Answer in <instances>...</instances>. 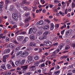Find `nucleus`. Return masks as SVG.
Segmentation results:
<instances>
[{
	"label": "nucleus",
	"mask_w": 75,
	"mask_h": 75,
	"mask_svg": "<svg viewBox=\"0 0 75 75\" xmlns=\"http://www.w3.org/2000/svg\"><path fill=\"white\" fill-rule=\"evenodd\" d=\"M26 33V32L25 31L23 32H21V33H20V34H25Z\"/></svg>",
	"instance_id": "13d9d810"
},
{
	"label": "nucleus",
	"mask_w": 75,
	"mask_h": 75,
	"mask_svg": "<svg viewBox=\"0 0 75 75\" xmlns=\"http://www.w3.org/2000/svg\"><path fill=\"white\" fill-rule=\"evenodd\" d=\"M33 32L34 34H35L37 32V29L34 27L30 28L29 30V34H32Z\"/></svg>",
	"instance_id": "f03ea898"
},
{
	"label": "nucleus",
	"mask_w": 75,
	"mask_h": 75,
	"mask_svg": "<svg viewBox=\"0 0 75 75\" xmlns=\"http://www.w3.org/2000/svg\"><path fill=\"white\" fill-rule=\"evenodd\" d=\"M12 42L14 44H18V43L17 42V41H16V40H12Z\"/></svg>",
	"instance_id": "2f4dec72"
},
{
	"label": "nucleus",
	"mask_w": 75,
	"mask_h": 75,
	"mask_svg": "<svg viewBox=\"0 0 75 75\" xmlns=\"http://www.w3.org/2000/svg\"><path fill=\"white\" fill-rule=\"evenodd\" d=\"M59 14H60V15H61V16H64V13L62 12V11H59Z\"/></svg>",
	"instance_id": "c03bdc74"
},
{
	"label": "nucleus",
	"mask_w": 75,
	"mask_h": 75,
	"mask_svg": "<svg viewBox=\"0 0 75 75\" xmlns=\"http://www.w3.org/2000/svg\"><path fill=\"white\" fill-rule=\"evenodd\" d=\"M59 24L57 23L55 25V28H56V29H57V28H59Z\"/></svg>",
	"instance_id": "4c0bfd02"
},
{
	"label": "nucleus",
	"mask_w": 75,
	"mask_h": 75,
	"mask_svg": "<svg viewBox=\"0 0 75 75\" xmlns=\"http://www.w3.org/2000/svg\"><path fill=\"white\" fill-rule=\"evenodd\" d=\"M29 38L27 37H25L24 38V39L22 41V43L23 44H24V43H25L27 41H28V40Z\"/></svg>",
	"instance_id": "1a4fd4ad"
},
{
	"label": "nucleus",
	"mask_w": 75,
	"mask_h": 75,
	"mask_svg": "<svg viewBox=\"0 0 75 75\" xmlns=\"http://www.w3.org/2000/svg\"><path fill=\"white\" fill-rule=\"evenodd\" d=\"M5 2L6 4H9L10 2V0H5Z\"/></svg>",
	"instance_id": "72a5a7b5"
},
{
	"label": "nucleus",
	"mask_w": 75,
	"mask_h": 75,
	"mask_svg": "<svg viewBox=\"0 0 75 75\" xmlns=\"http://www.w3.org/2000/svg\"><path fill=\"white\" fill-rule=\"evenodd\" d=\"M64 46V44H62V45L61 44V45L59 46V48L60 50H61V49H62V47Z\"/></svg>",
	"instance_id": "473e14b6"
},
{
	"label": "nucleus",
	"mask_w": 75,
	"mask_h": 75,
	"mask_svg": "<svg viewBox=\"0 0 75 75\" xmlns=\"http://www.w3.org/2000/svg\"><path fill=\"white\" fill-rule=\"evenodd\" d=\"M73 31L72 30H68L66 32V34L67 35H69L73 33Z\"/></svg>",
	"instance_id": "0eeeda50"
},
{
	"label": "nucleus",
	"mask_w": 75,
	"mask_h": 75,
	"mask_svg": "<svg viewBox=\"0 0 75 75\" xmlns=\"http://www.w3.org/2000/svg\"><path fill=\"white\" fill-rule=\"evenodd\" d=\"M49 27H50L49 25H46L43 27L44 30H48L49 29Z\"/></svg>",
	"instance_id": "6ab92c4d"
},
{
	"label": "nucleus",
	"mask_w": 75,
	"mask_h": 75,
	"mask_svg": "<svg viewBox=\"0 0 75 75\" xmlns=\"http://www.w3.org/2000/svg\"><path fill=\"white\" fill-rule=\"evenodd\" d=\"M28 58V61L29 64H31V63H32V62H34V60H33V57L32 56H29Z\"/></svg>",
	"instance_id": "39448f33"
},
{
	"label": "nucleus",
	"mask_w": 75,
	"mask_h": 75,
	"mask_svg": "<svg viewBox=\"0 0 75 75\" xmlns=\"http://www.w3.org/2000/svg\"><path fill=\"white\" fill-rule=\"evenodd\" d=\"M66 27V25L65 24L64 25V26H62V27L60 28L61 30H62L64 28H65Z\"/></svg>",
	"instance_id": "8fccbe9b"
},
{
	"label": "nucleus",
	"mask_w": 75,
	"mask_h": 75,
	"mask_svg": "<svg viewBox=\"0 0 75 75\" xmlns=\"http://www.w3.org/2000/svg\"><path fill=\"white\" fill-rule=\"evenodd\" d=\"M75 7V4L74 2H72L71 3V7L74 8Z\"/></svg>",
	"instance_id": "a19ab883"
},
{
	"label": "nucleus",
	"mask_w": 75,
	"mask_h": 75,
	"mask_svg": "<svg viewBox=\"0 0 75 75\" xmlns=\"http://www.w3.org/2000/svg\"><path fill=\"white\" fill-rule=\"evenodd\" d=\"M42 34V33H41V32H38L37 33H36V35L37 36H39V35H40Z\"/></svg>",
	"instance_id": "e433bc0d"
},
{
	"label": "nucleus",
	"mask_w": 75,
	"mask_h": 75,
	"mask_svg": "<svg viewBox=\"0 0 75 75\" xmlns=\"http://www.w3.org/2000/svg\"><path fill=\"white\" fill-rule=\"evenodd\" d=\"M31 50V48L30 47H28L27 48H26V49L25 50V51H30Z\"/></svg>",
	"instance_id": "864d4df0"
},
{
	"label": "nucleus",
	"mask_w": 75,
	"mask_h": 75,
	"mask_svg": "<svg viewBox=\"0 0 75 75\" xmlns=\"http://www.w3.org/2000/svg\"><path fill=\"white\" fill-rule=\"evenodd\" d=\"M6 42H8V41H9L10 39L9 38L7 37L6 38Z\"/></svg>",
	"instance_id": "603ef678"
},
{
	"label": "nucleus",
	"mask_w": 75,
	"mask_h": 75,
	"mask_svg": "<svg viewBox=\"0 0 75 75\" xmlns=\"http://www.w3.org/2000/svg\"><path fill=\"white\" fill-rule=\"evenodd\" d=\"M3 5L2 4H0V8H3Z\"/></svg>",
	"instance_id": "338daca9"
},
{
	"label": "nucleus",
	"mask_w": 75,
	"mask_h": 75,
	"mask_svg": "<svg viewBox=\"0 0 75 75\" xmlns=\"http://www.w3.org/2000/svg\"><path fill=\"white\" fill-rule=\"evenodd\" d=\"M30 45L31 47H35L36 45L35 43L32 42L30 43Z\"/></svg>",
	"instance_id": "aec40b11"
},
{
	"label": "nucleus",
	"mask_w": 75,
	"mask_h": 75,
	"mask_svg": "<svg viewBox=\"0 0 75 75\" xmlns=\"http://www.w3.org/2000/svg\"><path fill=\"white\" fill-rule=\"evenodd\" d=\"M6 68L7 69H10L11 68V66L10 64H8L6 65Z\"/></svg>",
	"instance_id": "a878e982"
},
{
	"label": "nucleus",
	"mask_w": 75,
	"mask_h": 75,
	"mask_svg": "<svg viewBox=\"0 0 75 75\" xmlns=\"http://www.w3.org/2000/svg\"><path fill=\"white\" fill-rule=\"evenodd\" d=\"M60 68L59 66L58 65H56L55 66V69L57 70V69H59Z\"/></svg>",
	"instance_id": "79ce46f5"
},
{
	"label": "nucleus",
	"mask_w": 75,
	"mask_h": 75,
	"mask_svg": "<svg viewBox=\"0 0 75 75\" xmlns=\"http://www.w3.org/2000/svg\"><path fill=\"white\" fill-rule=\"evenodd\" d=\"M45 38H47V35H44L40 36L39 38V39L40 40H44V39H45Z\"/></svg>",
	"instance_id": "6e6552de"
},
{
	"label": "nucleus",
	"mask_w": 75,
	"mask_h": 75,
	"mask_svg": "<svg viewBox=\"0 0 75 75\" xmlns=\"http://www.w3.org/2000/svg\"><path fill=\"white\" fill-rule=\"evenodd\" d=\"M32 15L33 18H35V13H33Z\"/></svg>",
	"instance_id": "774afa93"
},
{
	"label": "nucleus",
	"mask_w": 75,
	"mask_h": 75,
	"mask_svg": "<svg viewBox=\"0 0 75 75\" xmlns=\"http://www.w3.org/2000/svg\"><path fill=\"white\" fill-rule=\"evenodd\" d=\"M54 24H51L50 27L51 30H54Z\"/></svg>",
	"instance_id": "c756f323"
},
{
	"label": "nucleus",
	"mask_w": 75,
	"mask_h": 75,
	"mask_svg": "<svg viewBox=\"0 0 75 75\" xmlns=\"http://www.w3.org/2000/svg\"><path fill=\"white\" fill-rule=\"evenodd\" d=\"M44 24V21L42 20H40L37 22V25H42Z\"/></svg>",
	"instance_id": "dca6fc26"
},
{
	"label": "nucleus",
	"mask_w": 75,
	"mask_h": 75,
	"mask_svg": "<svg viewBox=\"0 0 75 75\" xmlns=\"http://www.w3.org/2000/svg\"><path fill=\"white\" fill-rule=\"evenodd\" d=\"M9 46L10 47V48L12 49H14V47H15L14 45L13 44H10L9 45Z\"/></svg>",
	"instance_id": "a211bd4d"
},
{
	"label": "nucleus",
	"mask_w": 75,
	"mask_h": 75,
	"mask_svg": "<svg viewBox=\"0 0 75 75\" xmlns=\"http://www.w3.org/2000/svg\"><path fill=\"white\" fill-rule=\"evenodd\" d=\"M23 8L25 11H28V8L27 6L23 7Z\"/></svg>",
	"instance_id": "de8ad7c7"
},
{
	"label": "nucleus",
	"mask_w": 75,
	"mask_h": 75,
	"mask_svg": "<svg viewBox=\"0 0 75 75\" xmlns=\"http://www.w3.org/2000/svg\"><path fill=\"white\" fill-rule=\"evenodd\" d=\"M10 10L13 11L14 10V6H13V5H11V7L10 8Z\"/></svg>",
	"instance_id": "ea45409f"
},
{
	"label": "nucleus",
	"mask_w": 75,
	"mask_h": 75,
	"mask_svg": "<svg viewBox=\"0 0 75 75\" xmlns=\"http://www.w3.org/2000/svg\"><path fill=\"white\" fill-rule=\"evenodd\" d=\"M38 58H39L38 56L36 55L35 56L34 59L35 60H38Z\"/></svg>",
	"instance_id": "58836bf2"
},
{
	"label": "nucleus",
	"mask_w": 75,
	"mask_h": 75,
	"mask_svg": "<svg viewBox=\"0 0 75 75\" xmlns=\"http://www.w3.org/2000/svg\"><path fill=\"white\" fill-rule=\"evenodd\" d=\"M47 59H54V58H53L52 57V56H50L48 57H47Z\"/></svg>",
	"instance_id": "f704fd0d"
},
{
	"label": "nucleus",
	"mask_w": 75,
	"mask_h": 75,
	"mask_svg": "<svg viewBox=\"0 0 75 75\" xmlns=\"http://www.w3.org/2000/svg\"><path fill=\"white\" fill-rule=\"evenodd\" d=\"M59 39V37L57 36L54 38L53 39V40L54 41H55V42H57L58 41L57 40Z\"/></svg>",
	"instance_id": "cd10ccee"
},
{
	"label": "nucleus",
	"mask_w": 75,
	"mask_h": 75,
	"mask_svg": "<svg viewBox=\"0 0 75 75\" xmlns=\"http://www.w3.org/2000/svg\"><path fill=\"white\" fill-rule=\"evenodd\" d=\"M11 73L9 71H8L4 74V75H10Z\"/></svg>",
	"instance_id": "5701e85b"
},
{
	"label": "nucleus",
	"mask_w": 75,
	"mask_h": 75,
	"mask_svg": "<svg viewBox=\"0 0 75 75\" xmlns=\"http://www.w3.org/2000/svg\"><path fill=\"white\" fill-rule=\"evenodd\" d=\"M23 38H24L23 36H19L17 37V40L18 41H21L23 40Z\"/></svg>",
	"instance_id": "ddd939ff"
},
{
	"label": "nucleus",
	"mask_w": 75,
	"mask_h": 75,
	"mask_svg": "<svg viewBox=\"0 0 75 75\" xmlns=\"http://www.w3.org/2000/svg\"><path fill=\"white\" fill-rule=\"evenodd\" d=\"M30 15L29 12H25V17H28Z\"/></svg>",
	"instance_id": "c9c22d12"
},
{
	"label": "nucleus",
	"mask_w": 75,
	"mask_h": 75,
	"mask_svg": "<svg viewBox=\"0 0 75 75\" xmlns=\"http://www.w3.org/2000/svg\"><path fill=\"white\" fill-rule=\"evenodd\" d=\"M11 64L13 67H16L15 65L14 64V62H12Z\"/></svg>",
	"instance_id": "680f3d73"
},
{
	"label": "nucleus",
	"mask_w": 75,
	"mask_h": 75,
	"mask_svg": "<svg viewBox=\"0 0 75 75\" xmlns=\"http://www.w3.org/2000/svg\"><path fill=\"white\" fill-rule=\"evenodd\" d=\"M31 18L30 16H29L28 18H27L25 20V25L24 26L25 28H27L29 25L28 22L30 21Z\"/></svg>",
	"instance_id": "f257e3e1"
},
{
	"label": "nucleus",
	"mask_w": 75,
	"mask_h": 75,
	"mask_svg": "<svg viewBox=\"0 0 75 75\" xmlns=\"http://www.w3.org/2000/svg\"><path fill=\"white\" fill-rule=\"evenodd\" d=\"M19 26L22 27V26H23V25H24V23H19Z\"/></svg>",
	"instance_id": "5fc2aeb1"
},
{
	"label": "nucleus",
	"mask_w": 75,
	"mask_h": 75,
	"mask_svg": "<svg viewBox=\"0 0 75 75\" xmlns=\"http://www.w3.org/2000/svg\"><path fill=\"white\" fill-rule=\"evenodd\" d=\"M45 61V58H43L40 59L39 62H35L34 63V65H35V66H36V67H38L40 63L44 62Z\"/></svg>",
	"instance_id": "7ed1b4c3"
},
{
	"label": "nucleus",
	"mask_w": 75,
	"mask_h": 75,
	"mask_svg": "<svg viewBox=\"0 0 75 75\" xmlns=\"http://www.w3.org/2000/svg\"><path fill=\"white\" fill-rule=\"evenodd\" d=\"M52 55H53L52 56L53 58H56V57H57V55L56 54H52Z\"/></svg>",
	"instance_id": "052dcab7"
},
{
	"label": "nucleus",
	"mask_w": 75,
	"mask_h": 75,
	"mask_svg": "<svg viewBox=\"0 0 75 75\" xmlns=\"http://www.w3.org/2000/svg\"><path fill=\"white\" fill-rule=\"evenodd\" d=\"M9 57V55H6L4 56L3 58H5V59H7V58H8Z\"/></svg>",
	"instance_id": "49530a36"
},
{
	"label": "nucleus",
	"mask_w": 75,
	"mask_h": 75,
	"mask_svg": "<svg viewBox=\"0 0 75 75\" xmlns=\"http://www.w3.org/2000/svg\"><path fill=\"white\" fill-rule=\"evenodd\" d=\"M21 50H24L25 51L27 50V47H23L21 49Z\"/></svg>",
	"instance_id": "37998d69"
},
{
	"label": "nucleus",
	"mask_w": 75,
	"mask_h": 75,
	"mask_svg": "<svg viewBox=\"0 0 75 75\" xmlns=\"http://www.w3.org/2000/svg\"><path fill=\"white\" fill-rule=\"evenodd\" d=\"M10 52V49L9 48L5 50H4V52H3V54H8Z\"/></svg>",
	"instance_id": "9b49d317"
},
{
	"label": "nucleus",
	"mask_w": 75,
	"mask_h": 75,
	"mask_svg": "<svg viewBox=\"0 0 75 75\" xmlns=\"http://www.w3.org/2000/svg\"><path fill=\"white\" fill-rule=\"evenodd\" d=\"M59 48H58L56 50H55L52 53V54H57L58 52H59Z\"/></svg>",
	"instance_id": "f3484780"
},
{
	"label": "nucleus",
	"mask_w": 75,
	"mask_h": 75,
	"mask_svg": "<svg viewBox=\"0 0 75 75\" xmlns=\"http://www.w3.org/2000/svg\"><path fill=\"white\" fill-rule=\"evenodd\" d=\"M58 44V42H56L54 44H53V45L54 46H56Z\"/></svg>",
	"instance_id": "69168bd1"
},
{
	"label": "nucleus",
	"mask_w": 75,
	"mask_h": 75,
	"mask_svg": "<svg viewBox=\"0 0 75 75\" xmlns=\"http://www.w3.org/2000/svg\"><path fill=\"white\" fill-rule=\"evenodd\" d=\"M12 18H13V20L14 21H17L18 17V15L17 14L14 13L12 14Z\"/></svg>",
	"instance_id": "20e7f679"
},
{
	"label": "nucleus",
	"mask_w": 75,
	"mask_h": 75,
	"mask_svg": "<svg viewBox=\"0 0 75 75\" xmlns=\"http://www.w3.org/2000/svg\"><path fill=\"white\" fill-rule=\"evenodd\" d=\"M21 62V61L20 60H18L16 61L15 62V64L16 66H18L21 64L20 63Z\"/></svg>",
	"instance_id": "2eb2a0df"
},
{
	"label": "nucleus",
	"mask_w": 75,
	"mask_h": 75,
	"mask_svg": "<svg viewBox=\"0 0 75 75\" xmlns=\"http://www.w3.org/2000/svg\"><path fill=\"white\" fill-rule=\"evenodd\" d=\"M28 65L22 66L21 67V68L23 71H25L28 68Z\"/></svg>",
	"instance_id": "f8f14e48"
},
{
	"label": "nucleus",
	"mask_w": 75,
	"mask_h": 75,
	"mask_svg": "<svg viewBox=\"0 0 75 75\" xmlns=\"http://www.w3.org/2000/svg\"><path fill=\"white\" fill-rule=\"evenodd\" d=\"M69 46L67 45L66 47V50H68L69 48Z\"/></svg>",
	"instance_id": "0e129e2a"
},
{
	"label": "nucleus",
	"mask_w": 75,
	"mask_h": 75,
	"mask_svg": "<svg viewBox=\"0 0 75 75\" xmlns=\"http://www.w3.org/2000/svg\"><path fill=\"white\" fill-rule=\"evenodd\" d=\"M41 70L40 69L38 70H36L34 74H40V73H41Z\"/></svg>",
	"instance_id": "b1692460"
},
{
	"label": "nucleus",
	"mask_w": 75,
	"mask_h": 75,
	"mask_svg": "<svg viewBox=\"0 0 75 75\" xmlns=\"http://www.w3.org/2000/svg\"><path fill=\"white\" fill-rule=\"evenodd\" d=\"M59 73H60V71H55L54 73V74L55 75H59Z\"/></svg>",
	"instance_id": "7c9ffc66"
},
{
	"label": "nucleus",
	"mask_w": 75,
	"mask_h": 75,
	"mask_svg": "<svg viewBox=\"0 0 75 75\" xmlns=\"http://www.w3.org/2000/svg\"><path fill=\"white\" fill-rule=\"evenodd\" d=\"M65 7H66V5H62V7L63 8V9H64L65 10V14H66V9H65Z\"/></svg>",
	"instance_id": "bb28decb"
},
{
	"label": "nucleus",
	"mask_w": 75,
	"mask_h": 75,
	"mask_svg": "<svg viewBox=\"0 0 75 75\" xmlns=\"http://www.w3.org/2000/svg\"><path fill=\"white\" fill-rule=\"evenodd\" d=\"M28 55V52L27 51L24 52L21 54V56L22 57H25Z\"/></svg>",
	"instance_id": "423d86ee"
},
{
	"label": "nucleus",
	"mask_w": 75,
	"mask_h": 75,
	"mask_svg": "<svg viewBox=\"0 0 75 75\" xmlns=\"http://www.w3.org/2000/svg\"><path fill=\"white\" fill-rule=\"evenodd\" d=\"M49 33V32L48 31H45V32L44 33V34L43 35H48Z\"/></svg>",
	"instance_id": "a18cd8bd"
},
{
	"label": "nucleus",
	"mask_w": 75,
	"mask_h": 75,
	"mask_svg": "<svg viewBox=\"0 0 75 75\" xmlns=\"http://www.w3.org/2000/svg\"><path fill=\"white\" fill-rule=\"evenodd\" d=\"M74 64H72L71 65H70L68 67L69 68H72L74 67Z\"/></svg>",
	"instance_id": "4d7b16f0"
},
{
	"label": "nucleus",
	"mask_w": 75,
	"mask_h": 75,
	"mask_svg": "<svg viewBox=\"0 0 75 75\" xmlns=\"http://www.w3.org/2000/svg\"><path fill=\"white\" fill-rule=\"evenodd\" d=\"M25 59L22 60L21 62V61L20 64L21 65H24V64H25Z\"/></svg>",
	"instance_id": "412c9836"
},
{
	"label": "nucleus",
	"mask_w": 75,
	"mask_h": 75,
	"mask_svg": "<svg viewBox=\"0 0 75 75\" xmlns=\"http://www.w3.org/2000/svg\"><path fill=\"white\" fill-rule=\"evenodd\" d=\"M54 1L55 4H57L59 3V1L57 0H54Z\"/></svg>",
	"instance_id": "bf43d9fd"
},
{
	"label": "nucleus",
	"mask_w": 75,
	"mask_h": 75,
	"mask_svg": "<svg viewBox=\"0 0 75 75\" xmlns=\"http://www.w3.org/2000/svg\"><path fill=\"white\" fill-rule=\"evenodd\" d=\"M1 67L2 69H4V70H6V66H5V64H2L1 66Z\"/></svg>",
	"instance_id": "393cba45"
},
{
	"label": "nucleus",
	"mask_w": 75,
	"mask_h": 75,
	"mask_svg": "<svg viewBox=\"0 0 75 75\" xmlns=\"http://www.w3.org/2000/svg\"><path fill=\"white\" fill-rule=\"evenodd\" d=\"M21 48V47H20V46H18L17 47H16L15 48V51H18L20 50V48Z\"/></svg>",
	"instance_id": "4be33fe9"
},
{
	"label": "nucleus",
	"mask_w": 75,
	"mask_h": 75,
	"mask_svg": "<svg viewBox=\"0 0 75 75\" xmlns=\"http://www.w3.org/2000/svg\"><path fill=\"white\" fill-rule=\"evenodd\" d=\"M52 44V42L51 41L45 42V45L46 46H50V45H51Z\"/></svg>",
	"instance_id": "9d476101"
},
{
	"label": "nucleus",
	"mask_w": 75,
	"mask_h": 75,
	"mask_svg": "<svg viewBox=\"0 0 75 75\" xmlns=\"http://www.w3.org/2000/svg\"><path fill=\"white\" fill-rule=\"evenodd\" d=\"M30 38L31 41H34L35 40V36L33 35H30Z\"/></svg>",
	"instance_id": "4468645a"
},
{
	"label": "nucleus",
	"mask_w": 75,
	"mask_h": 75,
	"mask_svg": "<svg viewBox=\"0 0 75 75\" xmlns=\"http://www.w3.org/2000/svg\"><path fill=\"white\" fill-rule=\"evenodd\" d=\"M0 38H2L3 40H4L6 38V36H3L2 34L0 35Z\"/></svg>",
	"instance_id": "c85d7f7f"
},
{
	"label": "nucleus",
	"mask_w": 75,
	"mask_h": 75,
	"mask_svg": "<svg viewBox=\"0 0 75 75\" xmlns=\"http://www.w3.org/2000/svg\"><path fill=\"white\" fill-rule=\"evenodd\" d=\"M40 2L42 3V4H44L45 2L44 1V0H40Z\"/></svg>",
	"instance_id": "6e6d98bb"
},
{
	"label": "nucleus",
	"mask_w": 75,
	"mask_h": 75,
	"mask_svg": "<svg viewBox=\"0 0 75 75\" xmlns=\"http://www.w3.org/2000/svg\"><path fill=\"white\" fill-rule=\"evenodd\" d=\"M45 43H44V44H41L40 45V47H44L45 46Z\"/></svg>",
	"instance_id": "e2e57ef3"
},
{
	"label": "nucleus",
	"mask_w": 75,
	"mask_h": 75,
	"mask_svg": "<svg viewBox=\"0 0 75 75\" xmlns=\"http://www.w3.org/2000/svg\"><path fill=\"white\" fill-rule=\"evenodd\" d=\"M66 58V56L64 55L62 57L60 58L61 59H65Z\"/></svg>",
	"instance_id": "3c124183"
},
{
	"label": "nucleus",
	"mask_w": 75,
	"mask_h": 75,
	"mask_svg": "<svg viewBox=\"0 0 75 75\" xmlns=\"http://www.w3.org/2000/svg\"><path fill=\"white\" fill-rule=\"evenodd\" d=\"M36 67L35 66H33L30 67V69H34Z\"/></svg>",
	"instance_id": "09e8293b"
}]
</instances>
